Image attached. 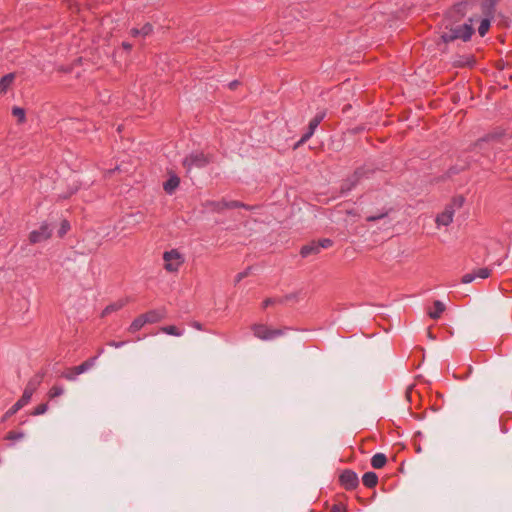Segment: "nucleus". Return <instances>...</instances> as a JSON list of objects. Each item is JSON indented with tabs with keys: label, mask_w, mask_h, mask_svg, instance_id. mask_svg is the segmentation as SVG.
I'll use <instances>...</instances> for the list:
<instances>
[{
	"label": "nucleus",
	"mask_w": 512,
	"mask_h": 512,
	"mask_svg": "<svg viewBox=\"0 0 512 512\" xmlns=\"http://www.w3.org/2000/svg\"><path fill=\"white\" fill-rule=\"evenodd\" d=\"M15 78V73H8L0 79V95H5L12 88Z\"/></svg>",
	"instance_id": "4468645a"
},
{
	"label": "nucleus",
	"mask_w": 512,
	"mask_h": 512,
	"mask_svg": "<svg viewBox=\"0 0 512 512\" xmlns=\"http://www.w3.org/2000/svg\"><path fill=\"white\" fill-rule=\"evenodd\" d=\"M35 389H36V387L32 386V384L29 383L26 386L21 398L8 411H6V413L3 416V421L7 420L12 415L17 413L20 409H22L25 405H27L29 403Z\"/></svg>",
	"instance_id": "423d86ee"
},
{
	"label": "nucleus",
	"mask_w": 512,
	"mask_h": 512,
	"mask_svg": "<svg viewBox=\"0 0 512 512\" xmlns=\"http://www.w3.org/2000/svg\"><path fill=\"white\" fill-rule=\"evenodd\" d=\"M161 331L166 333V334L173 335V336H180V335H182V331H180L174 325H169V326L162 327Z\"/></svg>",
	"instance_id": "a878e982"
},
{
	"label": "nucleus",
	"mask_w": 512,
	"mask_h": 512,
	"mask_svg": "<svg viewBox=\"0 0 512 512\" xmlns=\"http://www.w3.org/2000/svg\"><path fill=\"white\" fill-rule=\"evenodd\" d=\"M464 204V197L459 195L453 197L448 204L444 207V210L440 212L436 218L435 223L437 227L449 226L453 222L454 214L457 209H460Z\"/></svg>",
	"instance_id": "f03ea898"
},
{
	"label": "nucleus",
	"mask_w": 512,
	"mask_h": 512,
	"mask_svg": "<svg viewBox=\"0 0 512 512\" xmlns=\"http://www.w3.org/2000/svg\"><path fill=\"white\" fill-rule=\"evenodd\" d=\"M116 170H119V167H116L115 169H112V170H108L107 174L110 175V174L114 173Z\"/></svg>",
	"instance_id": "ea45409f"
},
{
	"label": "nucleus",
	"mask_w": 512,
	"mask_h": 512,
	"mask_svg": "<svg viewBox=\"0 0 512 512\" xmlns=\"http://www.w3.org/2000/svg\"><path fill=\"white\" fill-rule=\"evenodd\" d=\"M490 28V21L488 19H483L479 25L478 32L481 36H484Z\"/></svg>",
	"instance_id": "c85d7f7f"
},
{
	"label": "nucleus",
	"mask_w": 512,
	"mask_h": 512,
	"mask_svg": "<svg viewBox=\"0 0 512 512\" xmlns=\"http://www.w3.org/2000/svg\"><path fill=\"white\" fill-rule=\"evenodd\" d=\"M141 315L144 318L146 324L147 323H150V324L157 323L163 318V314H161L160 312H158L156 310H151V311L141 314Z\"/></svg>",
	"instance_id": "412c9836"
},
{
	"label": "nucleus",
	"mask_w": 512,
	"mask_h": 512,
	"mask_svg": "<svg viewBox=\"0 0 512 512\" xmlns=\"http://www.w3.org/2000/svg\"><path fill=\"white\" fill-rule=\"evenodd\" d=\"M145 320L144 318L142 317V315H139L138 317H136L132 323L130 324L129 328H128V331L130 333H136L137 331H139L144 325H145Z\"/></svg>",
	"instance_id": "5701e85b"
},
{
	"label": "nucleus",
	"mask_w": 512,
	"mask_h": 512,
	"mask_svg": "<svg viewBox=\"0 0 512 512\" xmlns=\"http://www.w3.org/2000/svg\"><path fill=\"white\" fill-rule=\"evenodd\" d=\"M340 484L346 489V490H353L355 489L358 484V476L355 472L352 470H344L340 477H339Z\"/></svg>",
	"instance_id": "f8f14e48"
},
{
	"label": "nucleus",
	"mask_w": 512,
	"mask_h": 512,
	"mask_svg": "<svg viewBox=\"0 0 512 512\" xmlns=\"http://www.w3.org/2000/svg\"><path fill=\"white\" fill-rule=\"evenodd\" d=\"M12 115L17 118L18 124H23L26 122V112L23 108L14 106L12 108Z\"/></svg>",
	"instance_id": "b1692460"
},
{
	"label": "nucleus",
	"mask_w": 512,
	"mask_h": 512,
	"mask_svg": "<svg viewBox=\"0 0 512 512\" xmlns=\"http://www.w3.org/2000/svg\"><path fill=\"white\" fill-rule=\"evenodd\" d=\"M386 215H387V213H382V214L377 215V216H369V217H367V219H366V220H367L368 222H373V221H376V220H378V219H381V218L385 217Z\"/></svg>",
	"instance_id": "c9c22d12"
},
{
	"label": "nucleus",
	"mask_w": 512,
	"mask_h": 512,
	"mask_svg": "<svg viewBox=\"0 0 512 512\" xmlns=\"http://www.w3.org/2000/svg\"><path fill=\"white\" fill-rule=\"evenodd\" d=\"M362 482L367 488H373L378 483V476L374 472H366L362 477Z\"/></svg>",
	"instance_id": "aec40b11"
},
{
	"label": "nucleus",
	"mask_w": 512,
	"mask_h": 512,
	"mask_svg": "<svg viewBox=\"0 0 512 512\" xmlns=\"http://www.w3.org/2000/svg\"><path fill=\"white\" fill-rule=\"evenodd\" d=\"M473 272H474V274H476V278L478 277V278L486 279L491 275V269H489V268H479Z\"/></svg>",
	"instance_id": "cd10ccee"
},
{
	"label": "nucleus",
	"mask_w": 512,
	"mask_h": 512,
	"mask_svg": "<svg viewBox=\"0 0 512 512\" xmlns=\"http://www.w3.org/2000/svg\"><path fill=\"white\" fill-rule=\"evenodd\" d=\"M474 33L472 19L465 23H456L450 19L442 20L441 40L449 43L455 40L468 41Z\"/></svg>",
	"instance_id": "f257e3e1"
},
{
	"label": "nucleus",
	"mask_w": 512,
	"mask_h": 512,
	"mask_svg": "<svg viewBox=\"0 0 512 512\" xmlns=\"http://www.w3.org/2000/svg\"><path fill=\"white\" fill-rule=\"evenodd\" d=\"M387 463V457L383 453L375 454L371 459V465L375 469L383 468Z\"/></svg>",
	"instance_id": "4be33fe9"
},
{
	"label": "nucleus",
	"mask_w": 512,
	"mask_h": 512,
	"mask_svg": "<svg viewBox=\"0 0 512 512\" xmlns=\"http://www.w3.org/2000/svg\"><path fill=\"white\" fill-rule=\"evenodd\" d=\"M211 161L212 159L210 155L198 152L186 156L182 164L187 171H190L193 167L202 168L208 165Z\"/></svg>",
	"instance_id": "39448f33"
},
{
	"label": "nucleus",
	"mask_w": 512,
	"mask_h": 512,
	"mask_svg": "<svg viewBox=\"0 0 512 512\" xmlns=\"http://www.w3.org/2000/svg\"><path fill=\"white\" fill-rule=\"evenodd\" d=\"M325 112L318 113L309 123L308 132L305 133L301 139L298 141V143L295 145V148L299 147L300 145L304 144L313 134L317 126L321 123V121L325 117Z\"/></svg>",
	"instance_id": "ddd939ff"
},
{
	"label": "nucleus",
	"mask_w": 512,
	"mask_h": 512,
	"mask_svg": "<svg viewBox=\"0 0 512 512\" xmlns=\"http://www.w3.org/2000/svg\"><path fill=\"white\" fill-rule=\"evenodd\" d=\"M96 358L97 357H92V358L84 361L79 366H75V367L69 368L63 374V377L66 378L67 380H70V381L75 380L77 375L84 373L85 371H87L88 369H90L94 365Z\"/></svg>",
	"instance_id": "9b49d317"
},
{
	"label": "nucleus",
	"mask_w": 512,
	"mask_h": 512,
	"mask_svg": "<svg viewBox=\"0 0 512 512\" xmlns=\"http://www.w3.org/2000/svg\"><path fill=\"white\" fill-rule=\"evenodd\" d=\"M332 241L330 239H322L319 241H312L304 246H302L300 250V255L302 257H308L310 255H316L320 252L322 248H329L332 246Z\"/></svg>",
	"instance_id": "6e6552de"
},
{
	"label": "nucleus",
	"mask_w": 512,
	"mask_h": 512,
	"mask_svg": "<svg viewBox=\"0 0 512 512\" xmlns=\"http://www.w3.org/2000/svg\"><path fill=\"white\" fill-rule=\"evenodd\" d=\"M281 303H283V299H281V298H266L262 302V308L266 309L269 306H274V305L281 304Z\"/></svg>",
	"instance_id": "bb28decb"
},
{
	"label": "nucleus",
	"mask_w": 512,
	"mask_h": 512,
	"mask_svg": "<svg viewBox=\"0 0 512 512\" xmlns=\"http://www.w3.org/2000/svg\"><path fill=\"white\" fill-rule=\"evenodd\" d=\"M63 388L60 387V386H57V385H54L50 390H49V397L50 398H56L60 395L63 394Z\"/></svg>",
	"instance_id": "7c9ffc66"
},
{
	"label": "nucleus",
	"mask_w": 512,
	"mask_h": 512,
	"mask_svg": "<svg viewBox=\"0 0 512 512\" xmlns=\"http://www.w3.org/2000/svg\"><path fill=\"white\" fill-rule=\"evenodd\" d=\"M121 47H122L125 51L130 52V51L132 50V48H133V45H132L131 43H129V42H125V41H124V42H122V43H121Z\"/></svg>",
	"instance_id": "e433bc0d"
},
{
	"label": "nucleus",
	"mask_w": 512,
	"mask_h": 512,
	"mask_svg": "<svg viewBox=\"0 0 512 512\" xmlns=\"http://www.w3.org/2000/svg\"><path fill=\"white\" fill-rule=\"evenodd\" d=\"M206 207H208L213 212H222L228 209V201L222 199L220 201H208L206 203Z\"/></svg>",
	"instance_id": "6ab92c4d"
},
{
	"label": "nucleus",
	"mask_w": 512,
	"mask_h": 512,
	"mask_svg": "<svg viewBox=\"0 0 512 512\" xmlns=\"http://www.w3.org/2000/svg\"><path fill=\"white\" fill-rule=\"evenodd\" d=\"M164 269L169 273H176L184 264L185 258L177 249H171L163 253Z\"/></svg>",
	"instance_id": "7ed1b4c3"
},
{
	"label": "nucleus",
	"mask_w": 512,
	"mask_h": 512,
	"mask_svg": "<svg viewBox=\"0 0 512 512\" xmlns=\"http://www.w3.org/2000/svg\"><path fill=\"white\" fill-rule=\"evenodd\" d=\"M193 327H195V328H196V329H198V330H202V324H201V323H199V322H194V323H193Z\"/></svg>",
	"instance_id": "58836bf2"
},
{
	"label": "nucleus",
	"mask_w": 512,
	"mask_h": 512,
	"mask_svg": "<svg viewBox=\"0 0 512 512\" xmlns=\"http://www.w3.org/2000/svg\"><path fill=\"white\" fill-rule=\"evenodd\" d=\"M446 307L443 302L439 300H435L433 302V308H429L427 314L430 318L436 320L439 319L442 313L445 311Z\"/></svg>",
	"instance_id": "2eb2a0df"
},
{
	"label": "nucleus",
	"mask_w": 512,
	"mask_h": 512,
	"mask_svg": "<svg viewBox=\"0 0 512 512\" xmlns=\"http://www.w3.org/2000/svg\"><path fill=\"white\" fill-rule=\"evenodd\" d=\"M47 404L46 403H43V404H39L37 407H35L34 411H33V415H41V414H44L46 411H47Z\"/></svg>",
	"instance_id": "473e14b6"
},
{
	"label": "nucleus",
	"mask_w": 512,
	"mask_h": 512,
	"mask_svg": "<svg viewBox=\"0 0 512 512\" xmlns=\"http://www.w3.org/2000/svg\"><path fill=\"white\" fill-rule=\"evenodd\" d=\"M235 208H245V209H252V206H248L240 201H228V209H235Z\"/></svg>",
	"instance_id": "c756f323"
},
{
	"label": "nucleus",
	"mask_w": 512,
	"mask_h": 512,
	"mask_svg": "<svg viewBox=\"0 0 512 512\" xmlns=\"http://www.w3.org/2000/svg\"><path fill=\"white\" fill-rule=\"evenodd\" d=\"M25 436L24 432H21V431H9L6 436H5V439L8 440V441H18V440H21L23 439Z\"/></svg>",
	"instance_id": "393cba45"
},
{
	"label": "nucleus",
	"mask_w": 512,
	"mask_h": 512,
	"mask_svg": "<svg viewBox=\"0 0 512 512\" xmlns=\"http://www.w3.org/2000/svg\"><path fill=\"white\" fill-rule=\"evenodd\" d=\"M369 170L361 167L355 170V172L349 176L342 184L341 191L346 192L354 188L362 178L367 177Z\"/></svg>",
	"instance_id": "1a4fd4ad"
},
{
	"label": "nucleus",
	"mask_w": 512,
	"mask_h": 512,
	"mask_svg": "<svg viewBox=\"0 0 512 512\" xmlns=\"http://www.w3.org/2000/svg\"><path fill=\"white\" fill-rule=\"evenodd\" d=\"M180 178L176 175L171 176L166 182L163 184V189L166 193L172 194L179 186Z\"/></svg>",
	"instance_id": "a211bd4d"
},
{
	"label": "nucleus",
	"mask_w": 512,
	"mask_h": 512,
	"mask_svg": "<svg viewBox=\"0 0 512 512\" xmlns=\"http://www.w3.org/2000/svg\"><path fill=\"white\" fill-rule=\"evenodd\" d=\"M469 5L468 1H463L455 4L451 9L447 11L445 17L443 19H450L451 21H455L456 23H460L461 20L466 15V9Z\"/></svg>",
	"instance_id": "9d476101"
},
{
	"label": "nucleus",
	"mask_w": 512,
	"mask_h": 512,
	"mask_svg": "<svg viewBox=\"0 0 512 512\" xmlns=\"http://www.w3.org/2000/svg\"><path fill=\"white\" fill-rule=\"evenodd\" d=\"M128 300L126 299H120L114 303L109 304L105 307V309L101 313V317H106L107 315L116 312L123 308L127 304Z\"/></svg>",
	"instance_id": "f3484780"
},
{
	"label": "nucleus",
	"mask_w": 512,
	"mask_h": 512,
	"mask_svg": "<svg viewBox=\"0 0 512 512\" xmlns=\"http://www.w3.org/2000/svg\"><path fill=\"white\" fill-rule=\"evenodd\" d=\"M70 229V224L67 220H63L61 223V227L58 231L59 237H63Z\"/></svg>",
	"instance_id": "2f4dec72"
},
{
	"label": "nucleus",
	"mask_w": 512,
	"mask_h": 512,
	"mask_svg": "<svg viewBox=\"0 0 512 512\" xmlns=\"http://www.w3.org/2000/svg\"><path fill=\"white\" fill-rule=\"evenodd\" d=\"M253 335L261 340H271L281 336L284 333L283 329L270 328L265 324L255 323L251 326Z\"/></svg>",
	"instance_id": "20e7f679"
},
{
	"label": "nucleus",
	"mask_w": 512,
	"mask_h": 512,
	"mask_svg": "<svg viewBox=\"0 0 512 512\" xmlns=\"http://www.w3.org/2000/svg\"><path fill=\"white\" fill-rule=\"evenodd\" d=\"M125 343H126L125 341H121V342L110 341L108 343V345L112 346V347H115V348H119V347L123 346Z\"/></svg>",
	"instance_id": "4c0bfd02"
},
{
	"label": "nucleus",
	"mask_w": 512,
	"mask_h": 512,
	"mask_svg": "<svg viewBox=\"0 0 512 512\" xmlns=\"http://www.w3.org/2000/svg\"><path fill=\"white\" fill-rule=\"evenodd\" d=\"M473 63H474V60L466 62V64H468V65H472ZM460 65L463 66V65H465V63H461Z\"/></svg>",
	"instance_id": "a19ab883"
},
{
	"label": "nucleus",
	"mask_w": 512,
	"mask_h": 512,
	"mask_svg": "<svg viewBox=\"0 0 512 512\" xmlns=\"http://www.w3.org/2000/svg\"><path fill=\"white\" fill-rule=\"evenodd\" d=\"M346 511V507L344 504L342 503H337V504H334L332 507H331V510L330 512H345Z\"/></svg>",
	"instance_id": "f704fd0d"
},
{
	"label": "nucleus",
	"mask_w": 512,
	"mask_h": 512,
	"mask_svg": "<svg viewBox=\"0 0 512 512\" xmlns=\"http://www.w3.org/2000/svg\"><path fill=\"white\" fill-rule=\"evenodd\" d=\"M152 32H153V25L150 23H145L140 29H138V28L130 29L129 34L132 37H138V36L146 37V36H149L150 34H152Z\"/></svg>",
	"instance_id": "dca6fc26"
},
{
	"label": "nucleus",
	"mask_w": 512,
	"mask_h": 512,
	"mask_svg": "<svg viewBox=\"0 0 512 512\" xmlns=\"http://www.w3.org/2000/svg\"><path fill=\"white\" fill-rule=\"evenodd\" d=\"M475 278H476V274H474V272L467 273V274L463 275L461 282L464 284H468V283H471Z\"/></svg>",
	"instance_id": "72a5a7b5"
},
{
	"label": "nucleus",
	"mask_w": 512,
	"mask_h": 512,
	"mask_svg": "<svg viewBox=\"0 0 512 512\" xmlns=\"http://www.w3.org/2000/svg\"><path fill=\"white\" fill-rule=\"evenodd\" d=\"M52 236V227L44 222L39 229L33 230L29 233L28 240L30 244H37L50 239Z\"/></svg>",
	"instance_id": "0eeeda50"
}]
</instances>
